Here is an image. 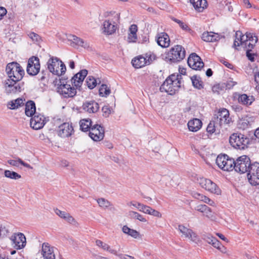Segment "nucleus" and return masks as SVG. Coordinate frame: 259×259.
<instances>
[{
  "label": "nucleus",
  "mask_w": 259,
  "mask_h": 259,
  "mask_svg": "<svg viewBox=\"0 0 259 259\" xmlns=\"http://www.w3.org/2000/svg\"><path fill=\"white\" fill-rule=\"evenodd\" d=\"M186 56V51L181 45H176L171 48L166 54V61L171 63H176L183 60Z\"/></svg>",
  "instance_id": "f257e3e1"
},
{
  "label": "nucleus",
  "mask_w": 259,
  "mask_h": 259,
  "mask_svg": "<svg viewBox=\"0 0 259 259\" xmlns=\"http://www.w3.org/2000/svg\"><path fill=\"white\" fill-rule=\"evenodd\" d=\"M8 78L20 81L25 74L24 70L20 64L16 62L8 64L6 68Z\"/></svg>",
  "instance_id": "f03ea898"
},
{
  "label": "nucleus",
  "mask_w": 259,
  "mask_h": 259,
  "mask_svg": "<svg viewBox=\"0 0 259 259\" xmlns=\"http://www.w3.org/2000/svg\"><path fill=\"white\" fill-rule=\"evenodd\" d=\"M47 66L52 73L59 76L64 74L66 71L65 65L57 57L50 58L48 61Z\"/></svg>",
  "instance_id": "7ed1b4c3"
},
{
  "label": "nucleus",
  "mask_w": 259,
  "mask_h": 259,
  "mask_svg": "<svg viewBox=\"0 0 259 259\" xmlns=\"http://www.w3.org/2000/svg\"><path fill=\"white\" fill-rule=\"evenodd\" d=\"M156 59V56L153 53H147L145 56L139 55L134 58L132 63L136 68H140L146 65H150Z\"/></svg>",
  "instance_id": "20e7f679"
},
{
  "label": "nucleus",
  "mask_w": 259,
  "mask_h": 259,
  "mask_svg": "<svg viewBox=\"0 0 259 259\" xmlns=\"http://www.w3.org/2000/svg\"><path fill=\"white\" fill-rule=\"evenodd\" d=\"M229 142L235 149H244L249 143V139L242 134L234 133L230 136Z\"/></svg>",
  "instance_id": "39448f33"
},
{
  "label": "nucleus",
  "mask_w": 259,
  "mask_h": 259,
  "mask_svg": "<svg viewBox=\"0 0 259 259\" xmlns=\"http://www.w3.org/2000/svg\"><path fill=\"white\" fill-rule=\"evenodd\" d=\"M251 164L250 158L246 155H242L234 161L233 169L237 172L243 174L248 171Z\"/></svg>",
  "instance_id": "423d86ee"
},
{
  "label": "nucleus",
  "mask_w": 259,
  "mask_h": 259,
  "mask_svg": "<svg viewBox=\"0 0 259 259\" xmlns=\"http://www.w3.org/2000/svg\"><path fill=\"white\" fill-rule=\"evenodd\" d=\"M215 163L218 167L225 171H231L233 169L234 160L230 158L227 155H219L216 158Z\"/></svg>",
  "instance_id": "0eeeda50"
},
{
  "label": "nucleus",
  "mask_w": 259,
  "mask_h": 259,
  "mask_svg": "<svg viewBox=\"0 0 259 259\" xmlns=\"http://www.w3.org/2000/svg\"><path fill=\"white\" fill-rule=\"evenodd\" d=\"M19 81L9 78L6 79L4 82L5 93L7 95H14L21 92V86Z\"/></svg>",
  "instance_id": "6e6552de"
},
{
  "label": "nucleus",
  "mask_w": 259,
  "mask_h": 259,
  "mask_svg": "<svg viewBox=\"0 0 259 259\" xmlns=\"http://www.w3.org/2000/svg\"><path fill=\"white\" fill-rule=\"evenodd\" d=\"M57 87V92L64 98H72L76 94V89L67 83H65L64 81H60Z\"/></svg>",
  "instance_id": "1a4fd4ad"
},
{
  "label": "nucleus",
  "mask_w": 259,
  "mask_h": 259,
  "mask_svg": "<svg viewBox=\"0 0 259 259\" xmlns=\"http://www.w3.org/2000/svg\"><path fill=\"white\" fill-rule=\"evenodd\" d=\"M178 230L182 234V237L188 239L190 241L197 244L200 242V239L198 236L192 229L183 225H180L178 226Z\"/></svg>",
  "instance_id": "9d476101"
},
{
  "label": "nucleus",
  "mask_w": 259,
  "mask_h": 259,
  "mask_svg": "<svg viewBox=\"0 0 259 259\" xmlns=\"http://www.w3.org/2000/svg\"><path fill=\"white\" fill-rule=\"evenodd\" d=\"M248 181L252 185H259V163L251 164L247 174Z\"/></svg>",
  "instance_id": "9b49d317"
},
{
  "label": "nucleus",
  "mask_w": 259,
  "mask_h": 259,
  "mask_svg": "<svg viewBox=\"0 0 259 259\" xmlns=\"http://www.w3.org/2000/svg\"><path fill=\"white\" fill-rule=\"evenodd\" d=\"M200 186L206 191L213 194L220 195L221 193V190L217 185L210 180L200 178L199 180Z\"/></svg>",
  "instance_id": "f8f14e48"
},
{
  "label": "nucleus",
  "mask_w": 259,
  "mask_h": 259,
  "mask_svg": "<svg viewBox=\"0 0 259 259\" xmlns=\"http://www.w3.org/2000/svg\"><path fill=\"white\" fill-rule=\"evenodd\" d=\"M104 128L99 124H95L90 130L89 136L94 141H100L104 137Z\"/></svg>",
  "instance_id": "ddd939ff"
},
{
  "label": "nucleus",
  "mask_w": 259,
  "mask_h": 259,
  "mask_svg": "<svg viewBox=\"0 0 259 259\" xmlns=\"http://www.w3.org/2000/svg\"><path fill=\"white\" fill-rule=\"evenodd\" d=\"M40 63L39 60L36 57L30 58L28 61L27 66V72L31 75H35L39 71Z\"/></svg>",
  "instance_id": "4468645a"
},
{
  "label": "nucleus",
  "mask_w": 259,
  "mask_h": 259,
  "mask_svg": "<svg viewBox=\"0 0 259 259\" xmlns=\"http://www.w3.org/2000/svg\"><path fill=\"white\" fill-rule=\"evenodd\" d=\"M117 29L116 22L113 18H108L104 21L102 25V32L106 35H111Z\"/></svg>",
  "instance_id": "2eb2a0df"
},
{
  "label": "nucleus",
  "mask_w": 259,
  "mask_h": 259,
  "mask_svg": "<svg viewBox=\"0 0 259 259\" xmlns=\"http://www.w3.org/2000/svg\"><path fill=\"white\" fill-rule=\"evenodd\" d=\"M229 115V112L227 109L225 108L220 109L215 119V123L219 124V126L229 124L231 121Z\"/></svg>",
  "instance_id": "dca6fc26"
},
{
  "label": "nucleus",
  "mask_w": 259,
  "mask_h": 259,
  "mask_svg": "<svg viewBox=\"0 0 259 259\" xmlns=\"http://www.w3.org/2000/svg\"><path fill=\"white\" fill-rule=\"evenodd\" d=\"M188 64L194 70H200L204 66V63L200 57L195 53H192L190 55L188 59Z\"/></svg>",
  "instance_id": "f3484780"
},
{
  "label": "nucleus",
  "mask_w": 259,
  "mask_h": 259,
  "mask_svg": "<svg viewBox=\"0 0 259 259\" xmlns=\"http://www.w3.org/2000/svg\"><path fill=\"white\" fill-rule=\"evenodd\" d=\"M14 247L17 249L23 248L26 245V238L21 233H15L10 238Z\"/></svg>",
  "instance_id": "a211bd4d"
},
{
  "label": "nucleus",
  "mask_w": 259,
  "mask_h": 259,
  "mask_svg": "<svg viewBox=\"0 0 259 259\" xmlns=\"http://www.w3.org/2000/svg\"><path fill=\"white\" fill-rule=\"evenodd\" d=\"M73 131V128L72 125L68 122H65L59 126L58 134L60 137L66 138L70 136Z\"/></svg>",
  "instance_id": "6ab92c4d"
},
{
  "label": "nucleus",
  "mask_w": 259,
  "mask_h": 259,
  "mask_svg": "<svg viewBox=\"0 0 259 259\" xmlns=\"http://www.w3.org/2000/svg\"><path fill=\"white\" fill-rule=\"evenodd\" d=\"M30 124L31 127L34 130L40 129L45 125V117L43 115L37 113L31 118Z\"/></svg>",
  "instance_id": "aec40b11"
},
{
  "label": "nucleus",
  "mask_w": 259,
  "mask_h": 259,
  "mask_svg": "<svg viewBox=\"0 0 259 259\" xmlns=\"http://www.w3.org/2000/svg\"><path fill=\"white\" fill-rule=\"evenodd\" d=\"M88 74V71L86 69H83L76 73L71 79V82L76 88L80 87L82 83Z\"/></svg>",
  "instance_id": "412c9836"
},
{
  "label": "nucleus",
  "mask_w": 259,
  "mask_h": 259,
  "mask_svg": "<svg viewBox=\"0 0 259 259\" xmlns=\"http://www.w3.org/2000/svg\"><path fill=\"white\" fill-rule=\"evenodd\" d=\"M175 74H172L170 75L164 81L163 84L160 87V90L165 91L170 95L174 94V90H172V84L171 82V79H175Z\"/></svg>",
  "instance_id": "4be33fe9"
},
{
  "label": "nucleus",
  "mask_w": 259,
  "mask_h": 259,
  "mask_svg": "<svg viewBox=\"0 0 259 259\" xmlns=\"http://www.w3.org/2000/svg\"><path fill=\"white\" fill-rule=\"evenodd\" d=\"M195 209L203 213V216L207 218L213 220L214 218L213 212L210 208L205 204H199L195 207Z\"/></svg>",
  "instance_id": "5701e85b"
},
{
  "label": "nucleus",
  "mask_w": 259,
  "mask_h": 259,
  "mask_svg": "<svg viewBox=\"0 0 259 259\" xmlns=\"http://www.w3.org/2000/svg\"><path fill=\"white\" fill-rule=\"evenodd\" d=\"M42 252L45 259H55L54 247H51L48 243H44L42 245Z\"/></svg>",
  "instance_id": "b1692460"
},
{
  "label": "nucleus",
  "mask_w": 259,
  "mask_h": 259,
  "mask_svg": "<svg viewBox=\"0 0 259 259\" xmlns=\"http://www.w3.org/2000/svg\"><path fill=\"white\" fill-rule=\"evenodd\" d=\"M54 211L57 215L68 223L72 225H76L77 224L75 219L70 213L65 211H62L58 208L54 209Z\"/></svg>",
  "instance_id": "393cba45"
},
{
  "label": "nucleus",
  "mask_w": 259,
  "mask_h": 259,
  "mask_svg": "<svg viewBox=\"0 0 259 259\" xmlns=\"http://www.w3.org/2000/svg\"><path fill=\"white\" fill-rule=\"evenodd\" d=\"M158 45L162 48H167L170 45L169 36L165 32L158 33L156 36Z\"/></svg>",
  "instance_id": "a878e982"
},
{
  "label": "nucleus",
  "mask_w": 259,
  "mask_h": 259,
  "mask_svg": "<svg viewBox=\"0 0 259 259\" xmlns=\"http://www.w3.org/2000/svg\"><path fill=\"white\" fill-rule=\"evenodd\" d=\"M83 109L89 113H95L99 109V104L94 101H87L82 105Z\"/></svg>",
  "instance_id": "bb28decb"
},
{
  "label": "nucleus",
  "mask_w": 259,
  "mask_h": 259,
  "mask_svg": "<svg viewBox=\"0 0 259 259\" xmlns=\"http://www.w3.org/2000/svg\"><path fill=\"white\" fill-rule=\"evenodd\" d=\"M190 2L198 12H203L208 6L206 0H190Z\"/></svg>",
  "instance_id": "cd10ccee"
},
{
  "label": "nucleus",
  "mask_w": 259,
  "mask_h": 259,
  "mask_svg": "<svg viewBox=\"0 0 259 259\" xmlns=\"http://www.w3.org/2000/svg\"><path fill=\"white\" fill-rule=\"evenodd\" d=\"M202 39L206 42H214L220 39V35L213 32H204L202 33Z\"/></svg>",
  "instance_id": "c85d7f7f"
},
{
  "label": "nucleus",
  "mask_w": 259,
  "mask_h": 259,
  "mask_svg": "<svg viewBox=\"0 0 259 259\" xmlns=\"http://www.w3.org/2000/svg\"><path fill=\"white\" fill-rule=\"evenodd\" d=\"M138 31V27L136 24H132L130 26L128 29L127 36V41L128 42H136L138 37L137 32Z\"/></svg>",
  "instance_id": "c756f323"
},
{
  "label": "nucleus",
  "mask_w": 259,
  "mask_h": 259,
  "mask_svg": "<svg viewBox=\"0 0 259 259\" xmlns=\"http://www.w3.org/2000/svg\"><path fill=\"white\" fill-rule=\"evenodd\" d=\"M35 103L32 101H29L25 104V114L29 117L37 114Z\"/></svg>",
  "instance_id": "7c9ffc66"
},
{
  "label": "nucleus",
  "mask_w": 259,
  "mask_h": 259,
  "mask_svg": "<svg viewBox=\"0 0 259 259\" xmlns=\"http://www.w3.org/2000/svg\"><path fill=\"white\" fill-rule=\"evenodd\" d=\"M25 100L23 98H18L16 100H12L8 103L7 107L12 110H15L23 106Z\"/></svg>",
  "instance_id": "2f4dec72"
},
{
  "label": "nucleus",
  "mask_w": 259,
  "mask_h": 259,
  "mask_svg": "<svg viewBox=\"0 0 259 259\" xmlns=\"http://www.w3.org/2000/svg\"><path fill=\"white\" fill-rule=\"evenodd\" d=\"M202 122L197 118L190 120L188 123V127L190 131L195 132L198 131L201 127Z\"/></svg>",
  "instance_id": "473e14b6"
},
{
  "label": "nucleus",
  "mask_w": 259,
  "mask_h": 259,
  "mask_svg": "<svg viewBox=\"0 0 259 259\" xmlns=\"http://www.w3.org/2000/svg\"><path fill=\"white\" fill-rule=\"evenodd\" d=\"M7 162L10 165L13 166L18 167L19 165L21 164L29 169H32V167L30 164L25 163L21 159L18 157L16 158L15 159H9Z\"/></svg>",
  "instance_id": "72a5a7b5"
},
{
  "label": "nucleus",
  "mask_w": 259,
  "mask_h": 259,
  "mask_svg": "<svg viewBox=\"0 0 259 259\" xmlns=\"http://www.w3.org/2000/svg\"><path fill=\"white\" fill-rule=\"evenodd\" d=\"M80 128L82 131H90L92 125V121L90 119H82L79 121Z\"/></svg>",
  "instance_id": "f704fd0d"
},
{
  "label": "nucleus",
  "mask_w": 259,
  "mask_h": 259,
  "mask_svg": "<svg viewBox=\"0 0 259 259\" xmlns=\"http://www.w3.org/2000/svg\"><path fill=\"white\" fill-rule=\"evenodd\" d=\"M96 244L99 247H101L104 250L109 251L110 253L113 254H117V250L115 249H111L110 246L107 243L103 242L101 240H97L96 241Z\"/></svg>",
  "instance_id": "c9c22d12"
},
{
  "label": "nucleus",
  "mask_w": 259,
  "mask_h": 259,
  "mask_svg": "<svg viewBox=\"0 0 259 259\" xmlns=\"http://www.w3.org/2000/svg\"><path fill=\"white\" fill-rule=\"evenodd\" d=\"M122 230L124 233L131 236L134 238L137 239L140 236V233L139 232L135 230L130 228L126 225L123 226Z\"/></svg>",
  "instance_id": "e433bc0d"
},
{
  "label": "nucleus",
  "mask_w": 259,
  "mask_h": 259,
  "mask_svg": "<svg viewBox=\"0 0 259 259\" xmlns=\"http://www.w3.org/2000/svg\"><path fill=\"white\" fill-rule=\"evenodd\" d=\"M237 37H239V42H240V45H244L245 44H247L248 41V39L252 38V34L251 33H247L246 35H243L242 33L240 31H236Z\"/></svg>",
  "instance_id": "4c0bfd02"
},
{
  "label": "nucleus",
  "mask_w": 259,
  "mask_h": 259,
  "mask_svg": "<svg viewBox=\"0 0 259 259\" xmlns=\"http://www.w3.org/2000/svg\"><path fill=\"white\" fill-rule=\"evenodd\" d=\"M181 75H179L178 74L175 75V79H171L172 82H171L172 84V90H174V94L176 91H178L181 87V80L180 78Z\"/></svg>",
  "instance_id": "58836bf2"
},
{
  "label": "nucleus",
  "mask_w": 259,
  "mask_h": 259,
  "mask_svg": "<svg viewBox=\"0 0 259 259\" xmlns=\"http://www.w3.org/2000/svg\"><path fill=\"white\" fill-rule=\"evenodd\" d=\"M128 215L133 219L138 220L143 223H146L147 221L142 215L134 211H129Z\"/></svg>",
  "instance_id": "ea45409f"
},
{
  "label": "nucleus",
  "mask_w": 259,
  "mask_h": 259,
  "mask_svg": "<svg viewBox=\"0 0 259 259\" xmlns=\"http://www.w3.org/2000/svg\"><path fill=\"white\" fill-rule=\"evenodd\" d=\"M99 95L101 97H107L111 93V90L107 85L103 84L100 87L99 90Z\"/></svg>",
  "instance_id": "a19ab883"
},
{
  "label": "nucleus",
  "mask_w": 259,
  "mask_h": 259,
  "mask_svg": "<svg viewBox=\"0 0 259 259\" xmlns=\"http://www.w3.org/2000/svg\"><path fill=\"white\" fill-rule=\"evenodd\" d=\"M4 174L6 177L14 180H18L21 177L18 173L9 170H6Z\"/></svg>",
  "instance_id": "79ce46f5"
},
{
  "label": "nucleus",
  "mask_w": 259,
  "mask_h": 259,
  "mask_svg": "<svg viewBox=\"0 0 259 259\" xmlns=\"http://www.w3.org/2000/svg\"><path fill=\"white\" fill-rule=\"evenodd\" d=\"M257 41V37L252 35V38H250V39H248V41L247 42V44H244V45L247 48V50H251V49L253 48L254 46Z\"/></svg>",
  "instance_id": "37998d69"
},
{
  "label": "nucleus",
  "mask_w": 259,
  "mask_h": 259,
  "mask_svg": "<svg viewBox=\"0 0 259 259\" xmlns=\"http://www.w3.org/2000/svg\"><path fill=\"white\" fill-rule=\"evenodd\" d=\"M87 85L90 89H94L97 85L96 79L91 76H89L86 80Z\"/></svg>",
  "instance_id": "c03bdc74"
},
{
  "label": "nucleus",
  "mask_w": 259,
  "mask_h": 259,
  "mask_svg": "<svg viewBox=\"0 0 259 259\" xmlns=\"http://www.w3.org/2000/svg\"><path fill=\"white\" fill-rule=\"evenodd\" d=\"M68 39L72 42L73 46L74 45L79 46L82 42V39L74 35H70Z\"/></svg>",
  "instance_id": "a18cd8bd"
},
{
  "label": "nucleus",
  "mask_w": 259,
  "mask_h": 259,
  "mask_svg": "<svg viewBox=\"0 0 259 259\" xmlns=\"http://www.w3.org/2000/svg\"><path fill=\"white\" fill-rule=\"evenodd\" d=\"M239 102L244 105H250L252 101L246 94L241 95L238 98Z\"/></svg>",
  "instance_id": "49530a36"
},
{
  "label": "nucleus",
  "mask_w": 259,
  "mask_h": 259,
  "mask_svg": "<svg viewBox=\"0 0 259 259\" xmlns=\"http://www.w3.org/2000/svg\"><path fill=\"white\" fill-rule=\"evenodd\" d=\"M191 80L193 85L198 89H200L202 88V82L199 80V78L196 76H193L191 77Z\"/></svg>",
  "instance_id": "de8ad7c7"
},
{
  "label": "nucleus",
  "mask_w": 259,
  "mask_h": 259,
  "mask_svg": "<svg viewBox=\"0 0 259 259\" xmlns=\"http://www.w3.org/2000/svg\"><path fill=\"white\" fill-rule=\"evenodd\" d=\"M28 36L34 42L39 43L41 40V37L33 32H29Z\"/></svg>",
  "instance_id": "09e8293b"
},
{
  "label": "nucleus",
  "mask_w": 259,
  "mask_h": 259,
  "mask_svg": "<svg viewBox=\"0 0 259 259\" xmlns=\"http://www.w3.org/2000/svg\"><path fill=\"white\" fill-rule=\"evenodd\" d=\"M151 208V207L149 206L138 203V209L143 213L149 214Z\"/></svg>",
  "instance_id": "8fccbe9b"
},
{
  "label": "nucleus",
  "mask_w": 259,
  "mask_h": 259,
  "mask_svg": "<svg viewBox=\"0 0 259 259\" xmlns=\"http://www.w3.org/2000/svg\"><path fill=\"white\" fill-rule=\"evenodd\" d=\"M97 201L99 205L103 208H107L110 205V202L103 198H99L97 200Z\"/></svg>",
  "instance_id": "3c124183"
},
{
  "label": "nucleus",
  "mask_w": 259,
  "mask_h": 259,
  "mask_svg": "<svg viewBox=\"0 0 259 259\" xmlns=\"http://www.w3.org/2000/svg\"><path fill=\"white\" fill-rule=\"evenodd\" d=\"M218 125H219V124L215 123V120L210 121L206 128L207 132L209 133H214L215 130V127H217Z\"/></svg>",
  "instance_id": "603ef678"
},
{
  "label": "nucleus",
  "mask_w": 259,
  "mask_h": 259,
  "mask_svg": "<svg viewBox=\"0 0 259 259\" xmlns=\"http://www.w3.org/2000/svg\"><path fill=\"white\" fill-rule=\"evenodd\" d=\"M172 20L175 21V22L177 23L179 25V26L184 30H185V31H188V30H189L190 29L188 27V26L187 25V24L184 23L183 22L181 21V20H178L176 18H172Z\"/></svg>",
  "instance_id": "864d4df0"
},
{
  "label": "nucleus",
  "mask_w": 259,
  "mask_h": 259,
  "mask_svg": "<svg viewBox=\"0 0 259 259\" xmlns=\"http://www.w3.org/2000/svg\"><path fill=\"white\" fill-rule=\"evenodd\" d=\"M9 230L6 227L0 225V237H5L9 233Z\"/></svg>",
  "instance_id": "5fc2aeb1"
},
{
  "label": "nucleus",
  "mask_w": 259,
  "mask_h": 259,
  "mask_svg": "<svg viewBox=\"0 0 259 259\" xmlns=\"http://www.w3.org/2000/svg\"><path fill=\"white\" fill-rule=\"evenodd\" d=\"M202 239L207 242L208 243L211 244V242H212L214 240V239H215V237L211 236L210 234H204L202 235Z\"/></svg>",
  "instance_id": "6e6d98bb"
},
{
  "label": "nucleus",
  "mask_w": 259,
  "mask_h": 259,
  "mask_svg": "<svg viewBox=\"0 0 259 259\" xmlns=\"http://www.w3.org/2000/svg\"><path fill=\"white\" fill-rule=\"evenodd\" d=\"M201 201H203V202L207 203L212 206H215V202L212 200L210 199L209 198H208L205 195H203Z\"/></svg>",
  "instance_id": "4d7b16f0"
},
{
  "label": "nucleus",
  "mask_w": 259,
  "mask_h": 259,
  "mask_svg": "<svg viewBox=\"0 0 259 259\" xmlns=\"http://www.w3.org/2000/svg\"><path fill=\"white\" fill-rule=\"evenodd\" d=\"M223 89L220 84H215L212 88V91L213 93L220 94Z\"/></svg>",
  "instance_id": "13d9d810"
},
{
  "label": "nucleus",
  "mask_w": 259,
  "mask_h": 259,
  "mask_svg": "<svg viewBox=\"0 0 259 259\" xmlns=\"http://www.w3.org/2000/svg\"><path fill=\"white\" fill-rule=\"evenodd\" d=\"M246 54L248 60L251 62H253L254 61V57L256 56V55L254 53H251V50H247Z\"/></svg>",
  "instance_id": "bf43d9fd"
},
{
  "label": "nucleus",
  "mask_w": 259,
  "mask_h": 259,
  "mask_svg": "<svg viewBox=\"0 0 259 259\" xmlns=\"http://www.w3.org/2000/svg\"><path fill=\"white\" fill-rule=\"evenodd\" d=\"M214 247L218 249H220L221 250V247H224L221 242L217 239L215 238V239H214L213 241L212 242H211V244Z\"/></svg>",
  "instance_id": "052dcab7"
},
{
  "label": "nucleus",
  "mask_w": 259,
  "mask_h": 259,
  "mask_svg": "<svg viewBox=\"0 0 259 259\" xmlns=\"http://www.w3.org/2000/svg\"><path fill=\"white\" fill-rule=\"evenodd\" d=\"M214 247L218 249H220L221 250V247H224L221 242L217 239L215 238V239H214L213 241L212 242H211V244Z\"/></svg>",
  "instance_id": "680f3d73"
},
{
  "label": "nucleus",
  "mask_w": 259,
  "mask_h": 259,
  "mask_svg": "<svg viewBox=\"0 0 259 259\" xmlns=\"http://www.w3.org/2000/svg\"><path fill=\"white\" fill-rule=\"evenodd\" d=\"M149 214L153 215L159 218H161L162 217V214L160 212L154 209H153L152 208H151Z\"/></svg>",
  "instance_id": "e2e57ef3"
},
{
  "label": "nucleus",
  "mask_w": 259,
  "mask_h": 259,
  "mask_svg": "<svg viewBox=\"0 0 259 259\" xmlns=\"http://www.w3.org/2000/svg\"><path fill=\"white\" fill-rule=\"evenodd\" d=\"M102 111L103 113V116L105 117L108 116L111 113V110L108 106H104L103 107Z\"/></svg>",
  "instance_id": "0e129e2a"
},
{
  "label": "nucleus",
  "mask_w": 259,
  "mask_h": 259,
  "mask_svg": "<svg viewBox=\"0 0 259 259\" xmlns=\"http://www.w3.org/2000/svg\"><path fill=\"white\" fill-rule=\"evenodd\" d=\"M192 196L193 198H194L195 199H196L198 200H200V201H201V200L203 198V196L204 195L200 194L197 192H193L192 193Z\"/></svg>",
  "instance_id": "69168bd1"
},
{
  "label": "nucleus",
  "mask_w": 259,
  "mask_h": 259,
  "mask_svg": "<svg viewBox=\"0 0 259 259\" xmlns=\"http://www.w3.org/2000/svg\"><path fill=\"white\" fill-rule=\"evenodd\" d=\"M115 255H117L118 256L120 259H135L134 257L126 255V254H118V251H117V254H115Z\"/></svg>",
  "instance_id": "338daca9"
},
{
  "label": "nucleus",
  "mask_w": 259,
  "mask_h": 259,
  "mask_svg": "<svg viewBox=\"0 0 259 259\" xmlns=\"http://www.w3.org/2000/svg\"><path fill=\"white\" fill-rule=\"evenodd\" d=\"M79 46H80L84 49H89L90 48V44L89 42L87 41H84L82 39V42L81 43L80 45H79Z\"/></svg>",
  "instance_id": "774afa93"
}]
</instances>
